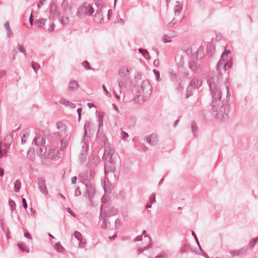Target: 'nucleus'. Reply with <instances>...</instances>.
Returning <instances> with one entry per match:
<instances>
[{"instance_id": "nucleus-1", "label": "nucleus", "mask_w": 258, "mask_h": 258, "mask_svg": "<svg viewBox=\"0 0 258 258\" xmlns=\"http://www.w3.org/2000/svg\"><path fill=\"white\" fill-rule=\"evenodd\" d=\"M217 77H211L207 80V83L210 88L212 97V102L211 103L212 109L214 112H216L215 117L220 120H225L228 118V113L229 110V105L227 101L221 102V105L217 109V102H220L222 97V93L220 89L218 87V84L221 80L222 75L221 73H218Z\"/></svg>"}, {"instance_id": "nucleus-2", "label": "nucleus", "mask_w": 258, "mask_h": 258, "mask_svg": "<svg viewBox=\"0 0 258 258\" xmlns=\"http://www.w3.org/2000/svg\"><path fill=\"white\" fill-rule=\"evenodd\" d=\"M94 12V10L91 4L88 2H84L77 9L76 15L79 19H82L87 16H92Z\"/></svg>"}, {"instance_id": "nucleus-3", "label": "nucleus", "mask_w": 258, "mask_h": 258, "mask_svg": "<svg viewBox=\"0 0 258 258\" xmlns=\"http://www.w3.org/2000/svg\"><path fill=\"white\" fill-rule=\"evenodd\" d=\"M33 142H34L35 145L37 146V149H39V150L40 156H44L45 158L54 157V155L50 156L49 154H48L47 156L45 155V153L47 151V149L45 147V138L41 136L36 137L34 138Z\"/></svg>"}, {"instance_id": "nucleus-4", "label": "nucleus", "mask_w": 258, "mask_h": 258, "mask_svg": "<svg viewBox=\"0 0 258 258\" xmlns=\"http://www.w3.org/2000/svg\"><path fill=\"white\" fill-rule=\"evenodd\" d=\"M232 64L231 59H229L228 60V56L225 55L224 54L222 53L221 58L217 64L216 70L218 71L220 67H222L224 71H226L231 67Z\"/></svg>"}, {"instance_id": "nucleus-5", "label": "nucleus", "mask_w": 258, "mask_h": 258, "mask_svg": "<svg viewBox=\"0 0 258 258\" xmlns=\"http://www.w3.org/2000/svg\"><path fill=\"white\" fill-rule=\"evenodd\" d=\"M139 91L142 93L146 97H148L151 95L152 91V86L148 80L143 81L141 86V90Z\"/></svg>"}, {"instance_id": "nucleus-6", "label": "nucleus", "mask_w": 258, "mask_h": 258, "mask_svg": "<svg viewBox=\"0 0 258 258\" xmlns=\"http://www.w3.org/2000/svg\"><path fill=\"white\" fill-rule=\"evenodd\" d=\"M84 184L86 186V194L88 195L89 201H91L95 194V186L90 182L87 181L86 179H84Z\"/></svg>"}, {"instance_id": "nucleus-7", "label": "nucleus", "mask_w": 258, "mask_h": 258, "mask_svg": "<svg viewBox=\"0 0 258 258\" xmlns=\"http://www.w3.org/2000/svg\"><path fill=\"white\" fill-rule=\"evenodd\" d=\"M49 13V19L52 20H55L59 15V12L53 2H52L50 5Z\"/></svg>"}, {"instance_id": "nucleus-8", "label": "nucleus", "mask_w": 258, "mask_h": 258, "mask_svg": "<svg viewBox=\"0 0 258 258\" xmlns=\"http://www.w3.org/2000/svg\"><path fill=\"white\" fill-rule=\"evenodd\" d=\"M189 69L195 74H199L201 72V67L197 61L190 60L188 62Z\"/></svg>"}, {"instance_id": "nucleus-9", "label": "nucleus", "mask_w": 258, "mask_h": 258, "mask_svg": "<svg viewBox=\"0 0 258 258\" xmlns=\"http://www.w3.org/2000/svg\"><path fill=\"white\" fill-rule=\"evenodd\" d=\"M38 188L41 192L45 195L48 194L45 183V180L43 178H39L38 179Z\"/></svg>"}, {"instance_id": "nucleus-10", "label": "nucleus", "mask_w": 258, "mask_h": 258, "mask_svg": "<svg viewBox=\"0 0 258 258\" xmlns=\"http://www.w3.org/2000/svg\"><path fill=\"white\" fill-rule=\"evenodd\" d=\"M146 140L147 143L151 146L156 145L159 142V139L157 135L154 134H152L150 136H147Z\"/></svg>"}, {"instance_id": "nucleus-11", "label": "nucleus", "mask_w": 258, "mask_h": 258, "mask_svg": "<svg viewBox=\"0 0 258 258\" xmlns=\"http://www.w3.org/2000/svg\"><path fill=\"white\" fill-rule=\"evenodd\" d=\"M99 219L100 220L103 221V223L101 225L102 228L105 229L107 227L108 224H110V222L107 221L106 217L105 214V211H102V207L100 208Z\"/></svg>"}, {"instance_id": "nucleus-12", "label": "nucleus", "mask_w": 258, "mask_h": 258, "mask_svg": "<svg viewBox=\"0 0 258 258\" xmlns=\"http://www.w3.org/2000/svg\"><path fill=\"white\" fill-rule=\"evenodd\" d=\"M61 8L64 12L70 11L72 8L71 0H63L61 3Z\"/></svg>"}, {"instance_id": "nucleus-13", "label": "nucleus", "mask_w": 258, "mask_h": 258, "mask_svg": "<svg viewBox=\"0 0 258 258\" xmlns=\"http://www.w3.org/2000/svg\"><path fill=\"white\" fill-rule=\"evenodd\" d=\"M104 174L107 176L109 172L114 173L115 170V166L114 165H110L108 163H105L104 166Z\"/></svg>"}, {"instance_id": "nucleus-14", "label": "nucleus", "mask_w": 258, "mask_h": 258, "mask_svg": "<svg viewBox=\"0 0 258 258\" xmlns=\"http://www.w3.org/2000/svg\"><path fill=\"white\" fill-rule=\"evenodd\" d=\"M247 251V248L243 247L239 250H232L230 252V253L233 256H239L242 254H245Z\"/></svg>"}, {"instance_id": "nucleus-15", "label": "nucleus", "mask_w": 258, "mask_h": 258, "mask_svg": "<svg viewBox=\"0 0 258 258\" xmlns=\"http://www.w3.org/2000/svg\"><path fill=\"white\" fill-rule=\"evenodd\" d=\"M189 85L196 89V88L200 87L202 85V81L196 77H195L191 80Z\"/></svg>"}, {"instance_id": "nucleus-16", "label": "nucleus", "mask_w": 258, "mask_h": 258, "mask_svg": "<svg viewBox=\"0 0 258 258\" xmlns=\"http://www.w3.org/2000/svg\"><path fill=\"white\" fill-rule=\"evenodd\" d=\"M104 211H105V214L106 217H111L115 216L117 214L118 212L117 209L113 207L110 208L107 212L105 210Z\"/></svg>"}, {"instance_id": "nucleus-17", "label": "nucleus", "mask_w": 258, "mask_h": 258, "mask_svg": "<svg viewBox=\"0 0 258 258\" xmlns=\"http://www.w3.org/2000/svg\"><path fill=\"white\" fill-rule=\"evenodd\" d=\"M145 238H147L149 241V244L146 246L144 247L143 248H140L138 249V251L140 253H142L145 250L150 248L151 247L152 245V242L151 240V238L149 235H147L145 236Z\"/></svg>"}, {"instance_id": "nucleus-18", "label": "nucleus", "mask_w": 258, "mask_h": 258, "mask_svg": "<svg viewBox=\"0 0 258 258\" xmlns=\"http://www.w3.org/2000/svg\"><path fill=\"white\" fill-rule=\"evenodd\" d=\"M207 51L210 56L212 55L215 52V47L210 42H208L207 44Z\"/></svg>"}, {"instance_id": "nucleus-19", "label": "nucleus", "mask_w": 258, "mask_h": 258, "mask_svg": "<svg viewBox=\"0 0 258 258\" xmlns=\"http://www.w3.org/2000/svg\"><path fill=\"white\" fill-rule=\"evenodd\" d=\"M46 21V19H39L35 22V26L39 28H42L45 25Z\"/></svg>"}, {"instance_id": "nucleus-20", "label": "nucleus", "mask_w": 258, "mask_h": 258, "mask_svg": "<svg viewBox=\"0 0 258 258\" xmlns=\"http://www.w3.org/2000/svg\"><path fill=\"white\" fill-rule=\"evenodd\" d=\"M4 27H5V28L6 29V31H7V36L8 37H9V38H11V37H13V34L11 32V28H10L9 23L8 22H6L5 23Z\"/></svg>"}, {"instance_id": "nucleus-21", "label": "nucleus", "mask_w": 258, "mask_h": 258, "mask_svg": "<svg viewBox=\"0 0 258 258\" xmlns=\"http://www.w3.org/2000/svg\"><path fill=\"white\" fill-rule=\"evenodd\" d=\"M79 87V84L76 81H72L69 85V89L70 90H74L77 89Z\"/></svg>"}, {"instance_id": "nucleus-22", "label": "nucleus", "mask_w": 258, "mask_h": 258, "mask_svg": "<svg viewBox=\"0 0 258 258\" xmlns=\"http://www.w3.org/2000/svg\"><path fill=\"white\" fill-rule=\"evenodd\" d=\"M34 150L32 148H29L27 152V158L31 160H33L34 159Z\"/></svg>"}, {"instance_id": "nucleus-23", "label": "nucleus", "mask_w": 258, "mask_h": 258, "mask_svg": "<svg viewBox=\"0 0 258 258\" xmlns=\"http://www.w3.org/2000/svg\"><path fill=\"white\" fill-rule=\"evenodd\" d=\"M103 116L104 114L103 113H99L97 116V121L98 122L99 130H100V128L102 127L103 125Z\"/></svg>"}, {"instance_id": "nucleus-24", "label": "nucleus", "mask_w": 258, "mask_h": 258, "mask_svg": "<svg viewBox=\"0 0 258 258\" xmlns=\"http://www.w3.org/2000/svg\"><path fill=\"white\" fill-rule=\"evenodd\" d=\"M79 178L80 179L82 178L83 182L84 181V179H86L87 180V181H89V182H90V179L89 178V174L87 171L81 173L79 175Z\"/></svg>"}, {"instance_id": "nucleus-25", "label": "nucleus", "mask_w": 258, "mask_h": 258, "mask_svg": "<svg viewBox=\"0 0 258 258\" xmlns=\"http://www.w3.org/2000/svg\"><path fill=\"white\" fill-rule=\"evenodd\" d=\"M195 89V88H194L191 86L189 85L186 89V94H185V98L187 99L189 97L191 96L192 95L193 90Z\"/></svg>"}, {"instance_id": "nucleus-26", "label": "nucleus", "mask_w": 258, "mask_h": 258, "mask_svg": "<svg viewBox=\"0 0 258 258\" xmlns=\"http://www.w3.org/2000/svg\"><path fill=\"white\" fill-rule=\"evenodd\" d=\"M21 187V182L20 180H17L14 183V190L18 192L20 190Z\"/></svg>"}, {"instance_id": "nucleus-27", "label": "nucleus", "mask_w": 258, "mask_h": 258, "mask_svg": "<svg viewBox=\"0 0 258 258\" xmlns=\"http://www.w3.org/2000/svg\"><path fill=\"white\" fill-rule=\"evenodd\" d=\"M189 250H191V248L190 247V245L187 244H184L183 246H182V247L180 249V252L181 253H186L189 251Z\"/></svg>"}, {"instance_id": "nucleus-28", "label": "nucleus", "mask_w": 258, "mask_h": 258, "mask_svg": "<svg viewBox=\"0 0 258 258\" xmlns=\"http://www.w3.org/2000/svg\"><path fill=\"white\" fill-rule=\"evenodd\" d=\"M169 75L170 79L172 82H176L177 81V75L176 73L173 72H170Z\"/></svg>"}, {"instance_id": "nucleus-29", "label": "nucleus", "mask_w": 258, "mask_h": 258, "mask_svg": "<svg viewBox=\"0 0 258 258\" xmlns=\"http://www.w3.org/2000/svg\"><path fill=\"white\" fill-rule=\"evenodd\" d=\"M60 23L62 25H68L70 22V20L68 17H61L60 20Z\"/></svg>"}, {"instance_id": "nucleus-30", "label": "nucleus", "mask_w": 258, "mask_h": 258, "mask_svg": "<svg viewBox=\"0 0 258 258\" xmlns=\"http://www.w3.org/2000/svg\"><path fill=\"white\" fill-rule=\"evenodd\" d=\"M18 246L23 252H26L27 253H29V251L24 243L18 244Z\"/></svg>"}, {"instance_id": "nucleus-31", "label": "nucleus", "mask_w": 258, "mask_h": 258, "mask_svg": "<svg viewBox=\"0 0 258 258\" xmlns=\"http://www.w3.org/2000/svg\"><path fill=\"white\" fill-rule=\"evenodd\" d=\"M17 48L20 52L22 53L25 55H27V52H26L23 45L18 44L17 45Z\"/></svg>"}, {"instance_id": "nucleus-32", "label": "nucleus", "mask_w": 258, "mask_h": 258, "mask_svg": "<svg viewBox=\"0 0 258 258\" xmlns=\"http://www.w3.org/2000/svg\"><path fill=\"white\" fill-rule=\"evenodd\" d=\"M57 151H56V150L51 149L49 150L47 153L46 152L45 153V155L47 156L48 154H49L50 156L54 155V156L53 158H50V157L49 158L50 159H54V158H55L56 157V153H57Z\"/></svg>"}, {"instance_id": "nucleus-33", "label": "nucleus", "mask_w": 258, "mask_h": 258, "mask_svg": "<svg viewBox=\"0 0 258 258\" xmlns=\"http://www.w3.org/2000/svg\"><path fill=\"white\" fill-rule=\"evenodd\" d=\"M258 241V237L253 238L250 240L249 243V246L250 248H253Z\"/></svg>"}, {"instance_id": "nucleus-34", "label": "nucleus", "mask_w": 258, "mask_h": 258, "mask_svg": "<svg viewBox=\"0 0 258 258\" xmlns=\"http://www.w3.org/2000/svg\"><path fill=\"white\" fill-rule=\"evenodd\" d=\"M89 146L85 142L84 145L82 146V150L80 153H84V154L87 155L88 151Z\"/></svg>"}, {"instance_id": "nucleus-35", "label": "nucleus", "mask_w": 258, "mask_h": 258, "mask_svg": "<svg viewBox=\"0 0 258 258\" xmlns=\"http://www.w3.org/2000/svg\"><path fill=\"white\" fill-rule=\"evenodd\" d=\"M54 247L56 251L59 252H62L63 250L64 249L63 247L60 245V243H56Z\"/></svg>"}, {"instance_id": "nucleus-36", "label": "nucleus", "mask_w": 258, "mask_h": 258, "mask_svg": "<svg viewBox=\"0 0 258 258\" xmlns=\"http://www.w3.org/2000/svg\"><path fill=\"white\" fill-rule=\"evenodd\" d=\"M32 69H33L34 71L36 73H37V71L40 67V65L38 63L35 62H32Z\"/></svg>"}, {"instance_id": "nucleus-37", "label": "nucleus", "mask_w": 258, "mask_h": 258, "mask_svg": "<svg viewBox=\"0 0 258 258\" xmlns=\"http://www.w3.org/2000/svg\"><path fill=\"white\" fill-rule=\"evenodd\" d=\"M118 85L121 89H124L126 88L125 81L123 79L118 80Z\"/></svg>"}, {"instance_id": "nucleus-38", "label": "nucleus", "mask_w": 258, "mask_h": 258, "mask_svg": "<svg viewBox=\"0 0 258 258\" xmlns=\"http://www.w3.org/2000/svg\"><path fill=\"white\" fill-rule=\"evenodd\" d=\"M96 6L99 9H102L105 7V4L101 1H97L95 2Z\"/></svg>"}, {"instance_id": "nucleus-39", "label": "nucleus", "mask_w": 258, "mask_h": 258, "mask_svg": "<svg viewBox=\"0 0 258 258\" xmlns=\"http://www.w3.org/2000/svg\"><path fill=\"white\" fill-rule=\"evenodd\" d=\"M74 236L76 239H77L80 242L82 241V235L80 232H79L77 231H76L74 232Z\"/></svg>"}, {"instance_id": "nucleus-40", "label": "nucleus", "mask_w": 258, "mask_h": 258, "mask_svg": "<svg viewBox=\"0 0 258 258\" xmlns=\"http://www.w3.org/2000/svg\"><path fill=\"white\" fill-rule=\"evenodd\" d=\"M191 234L194 237L195 239V240L196 241V242L198 245V246L199 247V248L200 249V250L203 252V250H202V248L200 245V242L199 241V240L198 239V237L195 233V232L193 231H191Z\"/></svg>"}, {"instance_id": "nucleus-41", "label": "nucleus", "mask_w": 258, "mask_h": 258, "mask_svg": "<svg viewBox=\"0 0 258 258\" xmlns=\"http://www.w3.org/2000/svg\"><path fill=\"white\" fill-rule=\"evenodd\" d=\"M9 204L12 211L15 210L16 204L14 201L13 200H10L9 201Z\"/></svg>"}, {"instance_id": "nucleus-42", "label": "nucleus", "mask_w": 258, "mask_h": 258, "mask_svg": "<svg viewBox=\"0 0 258 258\" xmlns=\"http://www.w3.org/2000/svg\"><path fill=\"white\" fill-rule=\"evenodd\" d=\"M59 103L61 104H63L66 105V106H68L69 105H71V102L67 100H65L64 99H60L59 100Z\"/></svg>"}, {"instance_id": "nucleus-43", "label": "nucleus", "mask_w": 258, "mask_h": 258, "mask_svg": "<svg viewBox=\"0 0 258 258\" xmlns=\"http://www.w3.org/2000/svg\"><path fill=\"white\" fill-rule=\"evenodd\" d=\"M82 66L84 67L85 69L88 70H91L92 68L91 67L89 62L87 60L84 61L82 63Z\"/></svg>"}, {"instance_id": "nucleus-44", "label": "nucleus", "mask_w": 258, "mask_h": 258, "mask_svg": "<svg viewBox=\"0 0 258 258\" xmlns=\"http://www.w3.org/2000/svg\"><path fill=\"white\" fill-rule=\"evenodd\" d=\"M153 73L154 74V75L156 77V80L159 82L160 81V72L158 71H157L156 70L154 69L153 70Z\"/></svg>"}, {"instance_id": "nucleus-45", "label": "nucleus", "mask_w": 258, "mask_h": 258, "mask_svg": "<svg viewBox=\"0 0 258 258\" xmlns=\"http://www.w3.org/2000/svg\"><path fill=\"white\" fill-rule=\"evenodd\" d=\"M2 142H0V158L3 157V156H6L7 155V151L6 150H2L1 147Z\"/></svg>"}, {"instance_id": "nucleus-46", "label": "nucleus", "mask_w": 258, "mask_h": 258, "mask_svg": "<svg viewBox=\"0 0 258 258\" xmlns=\"http://www.w3.org/2000/svg\"><path fill=\"white\" fill-rule=\"evenodd\" d=\"M191 131L192 132L195 134L197 132L198 129H197V124L194 122H192L191 125Z\"/></svg>"}, {"instance_id": "nucleus-47", "label": "nucleus", "mask_w": 258, "mask_h": 258, "mask_svg": "<svg viewBox=\"0 0 258 258\" xmlns=\"http://www.w3.org/2000/svg\"><path fill=\"white\" fill-rule=\"evenodd\" d=\"M28 133L29 131L27 132V133H25L23 134V136L21 138V142L22 144H24L26 143V139L27 138V136H28Z\"/></svg>"}, {"instance_id": "nucleus-48", "label": "nucleus", "mask_w": 258, "mask_h": 258, "mask_svg": "<svg viewBox=\"0 0 258 258\" xmlns=\"http://www.w3.org/2000/svg\"><path fill=\"white\" fill-rule=\"evenodd\" d=\"M20 129V127L19 126L17 129L12 131V132L10 134V135L7 137L8 138H11L12 140L13 137L14 136V134H16L17 132H18Z\"/></svg>"}, {"instance_id": "nucleus-49", "label": "nucleus", "mask_w": 258, "mask_h": 258, "mask_svg": "<svg viewBox=\"0 0 258 258\" xmlns=\"http://www.w3.org/2000/svg\"><path fill=\"white\" fill-rule=\"evenodd\" d=\"M109 153L110 154V157H109V163L108 164H110V165H115V162L112 159V156L113 155V153H110V152H109Z\"/></svg>"}, {"instance_id": "nucleus-50", "label": "nucleus", "mask_w": 258, "mask_h": 258, "mask_svg": "<svg viewBox=\"0 0 258 258\" xmlns=\"http://www.w3.org/2000/svg\"><path fill=\"white\" fill-rule=\"evenodd\" d=\"M119 75L120 77L125 78L127 77V75L126 74L125 72V69H122L120 70L119 72Z\"/></svg>"}, {"instance_id": "nucleus-51", "label": "nucleus", "mask_w": 258, "mask_h": 258, "mask_svg": "<svg viewBox=\"0 0 258 258\" xmlns=\"http://www.w3.org/2000/svg\"><path fill=\"white\" fill-rule=\"evenodd\" d=\"M86 155L84 154V153H80L79 156V159L81 163H83L86 160Z\"/></svg>"}, {"instance_id": "nucleus-52", "label": "nucleus", "mask_w": 258, "mask_h": 258, "mask_svg": "<svg viewBox=\"0 0 258 258\" xmlns=\"http://www.w3.org/2000/svg\"><path fill=\"white\" fill-rule=\"evenodd\" d=\"M128 137V134L124 131H122L121 133V139L124 140Z\"/></svg>"}, {"instance_id": "nucleus-53", "label": "nucleus", "mask_w": 258, "mask_h": 258, "mask_svg": "<svg viewBox=\"0 0 258 258\" xmlns=\"http://www.w3.org/2000/svg\"><path fill=\"white\" fill-rule=\"evenodd\" d=\"M95 172L94 170L91 169L90 170V174L89 175V178L90 179V180L93 179L94 177L95 176Z\"/></svg>"}, {"instance_id": "nucleus-54", "label": "nucleus", "mask_w": 258, "mask_h": 258, "mask_svg": "<svg viewBox=\"0 0 258 258\" xmlns=\"http://www.w3.org/2000/svg\"><path fill=\"white\" fill-rule=\"evenodd\" d=\"M102 88H103V91L105 92L106 95L107 97H111V94L107 90V89L104 85H103Z\"/></svg>"}, {"instance_id": "nucleus-55", "label": "nucleus", "mask_w": 258, "mask_h": 258, "mask_svg": "<svg viewBox=\"0 0 258 258\" xmlns=\"http://www.w3.org/2000/svg\"><path fill=\"white\" fill-rule=\"evenodd\" d=\"M135 79L137 80H141L142 79V74L139 72H136L135 74Z\"/></svg>"}, {"instance_id": "nucleus-56", "label": "nucleus", "mask_w": 258, "mask_h": 258, "mask_svg": "<svg viewBox=\"0 0 258 258\" xmlns=\"http://www.w3.org/2000/svg\"><path fill=\"white\" fill-rule=\"evenodd\" d=\"M156 202V194L153 193L150 197V203L153 204Z\"/></svg>"}, {"instance_id": "nucleus-57", "label": "nucleus", "mask_w": 258, "mask_h": 258, "mask_svg": "<svg viewBox=\"0 0 258 258\" xmlns=\"http://www.w3.org/2000/svg\"><path fill=\"white\" fill-rule=\"evenodd\" d=\"M145 54H143V57L147 60H149L150 59V57L149 55V53L147 50H145Z\"/></svg>"}, {"instance_id": "nucleus-58", "label": "nucleus", "mask_w": 258, "mask_h": 258, "mask_svg": "<svg viewBox=\"0 0 258 258\" xmlns=\"http://www.w3.org/2000/svg\"><path fill=\"white\" fill-rule=\"evenodd\" d=\"M22 205H23V208L25 210H26L27 208V204L26 200L25 198H23L22 199Z\"/></svg>"}, {"instance_id": "nucleus-59", "label": "nucleus", "mask_w": 258, "mask_h": 258, "mask_svg": "<svg viewBox=\"0 0 258 258\" xmlns=\"http://www.w3.org/2000/svg\"><path fill=\"white\" fill-rule=\"evenodd\" d=\"M67 212L69 213H70L73 217H76V214L73 212L72 211V210L71 209V208H67Z\"/></svg>"}, {"instance_id": "nucleus-60", "label": "nucleus", "mask_w": 258, "mask_h": 258, "mask_svg": "<svg viewBox=\"0 0 258 258\" xmlns=\"http://www.w3.org/2000/svg\"><path fill=\"white\" fill-rule=\"evenodd\" d=\"M155 258H168V255L165 253L159 254L156 256Z\"/></svg>"}, {"instance_id": "nucleus-61", "label": "nucleus", "mask_w": 258, "mask_h": 258, "mask_svg": "<svg viewBox=\"0 0 258 258\" xmlns=\"http://www.w3.org/2000/svg\"><path fill=\"white\" fill-rule=\"evenodd\" d=\"M81 195V191L80 190V188L79 187L77 188L75 190V196L76 197H78V196H80Z\"/></svg>"}, {"instance_id": "nucleus-62", "label": "nucleus", "mask_w": 258, "mask_h": 258, "mask_svg": "<svg viewBox=\"0 0 258 258\" xmlns=\"http://www.w3.org/2000/svg\"><path fill=\"white\" fill-rule=\"evenodd\" d=\"M163 41L164 43H167L171 42V40L170 39V37H167V36L165 35L163 38Z\"/></svg>"}, {"instance_id": "nucleus-63", "label": "nucleus", "mask_w": 258, "mask_h": 258, "mask_svg": "<svg viewBox=\"0 0 258 258\" xmlns=\"http://www.w3.org/2000/svg\"><path fill=\"white\" fill-rule=\"evenodd\" d=\"M82 111V108H78L77 110V112L78 116H79V118H78L79 120H80L81 119Z\"/></svg>"}, {"instance_id": "nucleus-64", "label": "nucleus", "mask_w": 258, "mask_h": 258, "mask_svg": "<svg viewBox=\"0 0 258 258\" xmlns=\"http://www.w3.org/2000/svg\"><path fill=\"white\" fill-rule=\"evenodd\" d=\"M181 11V8L179 7L178 6H177V9L175 10V15H179L180 12Z\"/></svg>"}]
</instances>
